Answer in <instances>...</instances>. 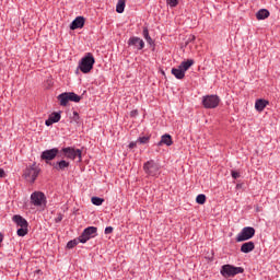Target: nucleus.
Returning <instances> with one entry per match:
<instances>
[{
  "mask_svg": "<svg viewBox=\"0 0 280 280\" xmlns=\"http://www.w3.org/2000/svg\"><path fill=\"white\" fill-rule=\"evenodd\" d=\"M166 3L170 8H176V5H178V0H166Z\"/></svg>",
  "mask_w": 280,
  "mask_h": 280,
  "instance_id": "nucleus-30",
  "label": "nucleus"
},
{
  "mask_svg": "<svg viewBox=\"0 0 280 280\" xmlns=\"http://www.w3.org/2000/svg\"><path fill=\"white\" fill-rule=\"evenodd\" d=\"M78 119H80V114H78V112H73V120L78 121Z\"/></svg>",
  "mask_w": 280,
  "mask_h": 280,
  "instance_id": "nucleus-37",
  "label": "nucleus"
},
{
  "mask_svg": "<svg viewBox=\"0 0 280 280\" xmlns=\"http://www.w3.org/2000/svg\"><path fill=\"white\" fill-rule=\"evenodd\" d=\"M147 43H149V45H152V37H150V39H147Z\"/></svg>",
  "mask_w": 280,
  "mask_h": 280,
  "instance_id": "nucleus-40",
  "label": "nucleus"
},
{
  "mask_svg": "<svg viewBox=\"0 0 280 280\" xmlns=\"http://www.w3.org/2000/svg\"><path fill=\"white\" fill-rule=\"evenodd\" d=\"M93 65H95V57H93V54L86 52L79 62V69L82 73H91Z\"/></svg>",
  "mask_w": 280,
  "mask_h": 280,
  "instance_id": "nucleus-1",
  "label": "nucleus"
},
{
  "mask_svg": "<svg viewBox=\"0 0 280 280\" xmlns=\"http://www.w3.org/2000/svg\"><path fill=\"white\" fill-rule=\"evenodd\" d=\"M12 220L20 228H27L28 226L27 220H25V218L21 217V214L13 215Z\"/></svg>",
  "mask_w": 280,
  "mask_h": 280,
  "instance_id": "nucleus-16",
  "label": "nucleus"
},
{
  "mask_svg": "<svg viewBox=\"0 0 280 280\" xmlns=\"http://www.w3.org/2000/svg\"><path fill=\"white\" fill-rule=\"evenodd\" d=\"M3 242V235L0 233V244Z\"/></svg>",
  "mask_w": 280,
  "mask_h": 280,
  "instance_id": "nucleus-41",
  "label": "nucleus"
},
{
  "mask_svg": "<svg viewBox=\"0 0 280 280\" xmlns=\"http://www.w3.org/2000/svg\"><path fill=\"white\" fill-rule=\"evenodd\" d=\"M91 202L92 205H95V207H102V205L104 203V198L92 197Z\"/></svg>",
  "mask_w": 280,
  "mask_h": 280,
  "instance_id": "nucleus-26",
  "label": "nucleus"
},
{
  "mask_svg": "<svg viewBox=\"0 0 280 280\" xmlns=\"http://www.w3.org/2000/svg\"><path fill=\"white\" fill-rule=\"evenodd\" d=\"M253 237H255V228L246 226L236 236V242H247V240H253Z\"/></svg>",
  "mask_w": 280,
  "mask_h": 280,
  "instance_id": "nucleus-5",
  "label": "nucleus"
},
{
  "mask_svg": "<svg viewBox=\"0 0 280 280\" xmlns=\"http://www.w3.org/2000/svg\"><path fill=\"white\" fill-rule=\"evenodd\" d=\"M253 250H255V243L253 241L244 243L241 246V253L248 254V253H253Z\"/></svg>",
  "mask_w": 280,
  "mask_h": 280,
  "instance_id": "nucleus-17",
  "label": "nucleus"
},
{
  "mask_svg": "<svg viewBox=\"0 0 280 280\" xmlns=\"http://www.w3.org/2000/svg\"><path fill=\"white\" fill-rule=\"evenodd\" d=\"M142 35L145 40H150V31L148 30V27H143Z\"/></svg>",
  "mask_w": 280,
  "mask_h": 280,
  "instance_id": "nucleus-29",
  "label": "nucleus"
},
{
  "mask_svg": "<svg viewBox=\"0 0 280 280\" xmlns=\"http://www.w3.org/2000/svg\"><path fill=\"white\" fill-rule=\"evenodd\" d=\"M37 272H40V270H37Z\"/></svg>",
  "mask_w": 280,
  "mask_h": 280,
  "instance_id": "nucleus-42",
  "label": "nucleus"
},
{
  "mask_svg": "<svg viewBox=\"0 0 280 280\" xmlns=\"http://www.w3.org/2000/svg\"><path fill=\"white\" fill-rule=\"evenodd\" d=\"M63 152L66 159H70L71 161H75V159H79V161H82V150L80 149H73L71 147L63 148L61 150Z\"/></svg>",
  "mask_w": 280,
  "mask_h": 280,
  "instance_id": "nucleus-6",
  "label": "nucleus"
},
{
  "mask_svg": "<svg viewBox=\"0 0 280 280\" xmlns=\"http://www.w3.org/2000/svg\"><path fill=\"white\" fill-rule=\"evenodd\" d=\"M26 234H27V228H20L18 230L19 237H25Z\"/></svg>",
  "mask_w": 280,
  "mask_h": 280,
  "instance_id": "nucleus-28",
  "label": "nucleus"
},
{
  "mask_svg": "<svg viewBox=\"0 0 280 280\" xmlns=\"http://www.w3.org/2000/svg\"><path fill=\"white\" fill-rule=\"evenodd\" d=\"M0 178H5V171L0 168Z\"/></svg>",
  "mask_w": 280,
  "mask_h": 280,
  "instance_id": "nucleus-38",
  "label": "nucleus"
},
{
  "mask_svg": "<svg viewBox=\"0 0 280 280\" xmlns=\"http://www.w3.org/2000/svg\"><path fill=\"white\" fill-rule=\"evenodd\" d=\"M268 16H270V11H268L267 9H260L257 13H256V19L258 21H264L265 19H268Z\"/></svg>",
  "mask_w": 280,
  "mask_h": 280,
  "instance_id": "nucleus-20",
  "label": "nucleus"
},
{
  "mask_svg": "<svg viewBox=\"0 0 280 280\" xmlns=\"http://www.w3.org/2000/svg\"><path fill=\"white\" fill-rule=\"evenodd\" d=\"M49 165H51L57 172H65V170L69 168L70 163L61 160L59 162L49 163Z\"/></svg>",
  "mask_w": 280,
  "mask_h": 280,
  "instance_id": "nucleus-12",
  "label": "nucleus"
},
{
  "mask_svg": "<svg viewBox=\"0 0 280 280\" xmlns=\"http://www.w3.org/2000/svg\"><path fill=\"white\" fill-rule=\"evenodd\" d=\"M67 95H68L69 102L78 103V102H80L82 100V96H80V95H78V94H75L73 92H67Z\"/></svg>",
  "mask_w": 280,
  "mask_h": 280,
  "instance_id": "nucleus-24",
  "label": "nucleus"
},
{
  "mask_svg": "<svg viewBox=\"0 0 280 280\" xmlns=\"http://www.w3.org/2000/svg\"><path fill=\"white\" fill-rule=\"evenodd\" d=\"M59 152L60 150H58V148L45 150L42 153L40 159L42 161H46V163H49V161H54V159L58 156Z\"/></svg>",
  "mask_w": 280,
  "mask_h": 280,
  "instance_id": "nucleus-10",
  "label": "nucleus"
},
{
  "mask_svg": "<svg viewBox=\"0 0 280 280\" xmlns=\"http://www.w3.org/2000/svg\"><path fill=\"white\" fill-rule=\"evenodd\" d=\"M60 113L54 112L49 115L48 119L45 121L46 126H52V124H58L60 121Z\"/></svg>",
  "mask_w": 280,
  "mask_h": 280,
  "instance_id": "nucleus-14",
  "label": "nucleus"
},
{
  "mask_svg": "<svg viewBox=\"0 0 280 280\" xmlns=\"http://www.w3.org/2000/svg\"><path fill=\"white\" fill-rule=\"evenodd\" d=\"M207 202V196L205 195H198L196 198V203L197 205H205Z\"/></svg>",
  "mask_w": 280,
  "mask_h": 280,
  "instance_id": "nucleus-27",
  "label": "nucleus"
},
{
  "mask_svg": "<svg viewBox=\"0 0 280 280\" xmlns=\"http://www.w3.org/2000/svg\"><path fill=\"white\" fill-rule=\"evenodd\" d=\"M133 148H137V142L129 143V149L132 150Z\"/></svg>",
  "mask_w": 280,
  "mask_h": 280,
  "instance_id": "nucleus-39",
  "label": "nucleus"
},
{
  "mask_svg": "<svg viewBox=\"0 0 280 280\" xmlns=\"http://www.w3.org/2000/svg\"><path fill=\"white\" fill-rule=\"evenodd\" d=\"M38 174H40V167L36 166V163H34L31 166H27L24 170L23 178L27 180V183H36V179L38 178Z\"/></svg>",
  "mask_w": 280,
  "mask_h": 280,
  "instance_id": "nucleus-2",
  "label": "nucleus"
},
{
  "mask_svg": "<svg viewBox=\"0 0 280 280\" xmlns=\"http://www.w3.org/2000/svg\"><path fill=\"white\" fill-rule=\"evenodd\" d=\"M124 10H126V0H118L116 5V12L118 14H124Z\"/></svg>",
  "mask_w": 280,
  "mask_h": 280,
  "instance_id": "nucleus-23",
  "label": "nucleus"
},
{
  "mask_svg": "<svg viewBox=\"0 0 280 280\" xmlns=\"http://www.w3.org/2000/svg\"><path fill=\"white\" fill-rule=\"evenodd\" d=\"M171 73L177 79V80H184L185 79V72L182 68H173L171 70Z\"/></svg>",
  "mask_w": 280,
  "mask_h": 280,
  "instance_id": "nucleus-19",
  "label": "nucleus"
},
{
  "mask_svg": "<svg viewBox=\"0 0 280 280\" xmlns=\"http://www.w3.org/2000/svg\"><path fill=\"white\" fill-rule=\"evenodd\" d=\"M127 44L129 47H136L139 51H141V49L145 47V43L143 42V39L136 36L130 37Z\"/></svg>",
  "mask_w": 280,
  "mask_h": 280,
  "instance_id": "nucleus-11",
  "label": "nucleus"
},
{
  "mask_svg": "<svg viewBox=\"0 0 280 280\" xmlns=\"http://www.w3.org/2000/svg\"><path fill=\"white\" fill-rule=\"evenodd\" d=\"M231 174H232V178H234L235 180H237V178H240V172H237V171H232L231 172Z\"/></svg>",
  "mask_w": 280,
  "mask_h": 280,
  "instance_id": "nucleus-32",
  "label": "nucleus"
},
{
  "mask_svg": "<svg viewBox=\"0 0 280 280\" xmlns=\"http://www.w3.org/2000/svg\"><path fill=\"white\" fill-rule=\"evenodd\" d=\"M62 218H65V215H62V213H59L58 215H57V218L55 219V222L58 224V223H60V222H62Z\"/></svg>",
  "mask_w": 280,
  "mask_h": 280,
  "instance_id": "nucleus-33",
  "label": "nucleus"
},
{
  "mask_svg": "<svg viewBox=\"0 0 280 280\" xmlns=\"http://www.w3.org/2000/svg\"><path fill=\"white\" fill-rule=\"evenodd\" d=\"M79 244H82L80 236L78 238H74V240L68 242L67 248H75V246H78Z\"/></svg>",
  "mask_w": 280,
  "mask_h": 280,
  "instance_id": "nucleus-25",
  "label": "nucleus"
},
{
  "mask_svg": "<svg viewBox=\"0 0 280 280\" xmlns=\"http://www.w3.org/2000/svg\"><path fill=\"white\" fill-rule=\"evenodd\" d=\"M268 104H270V102H268L267 100L258 98L255 102V108L258 113H261L268 106Z\"/></svg>",
  "mask_w": 280,
  "mask_h": 280,
  "instance_id": "nucleus-15",
  "label": "nucleus"
},
{
  "mask_svg": "<svg viewBox=\"0 0 280 280\" xmlns=\"http://www.w3.org/2000/svg\"><path fill=\"white\" fill-rule=\"evenodd\" d=\"M202 106L206 108H218L220 106V96L213 94L203 96Z\"/></svg>",
  "mask_w": 280,
  "mask_h": 280,
  "instance_id": "nucleus-4",
  "label": "nucleus"
},
{
  "mask_svg": "<svg viewBox=\"0 0 280 280\" xmlns=\"http://www.w3.org/2000/svg\"><path fill=\"white\" fill-rule=\"evenodd\" d=\"M96 235H97V228L89 226L82 232V234L79 237L81 240V244H86L89 240L95 237Z\"/></svg>",
  "mask_w": 280,
  "mask_h": 280,
  "instance_id": "nucleus-7",
  "label": "nucleus"
},
{
  "mask_svg": "<svg viewBox=\"0 0 280 280\" xmlns=\"http://www.w3.org/2000/svg\"><path fill=\"white\" fill-rule=\"evenodd\" d=\"M174 143V141H172V136H170L168 133H165L164 136H162L161 141L158 143V145H172Z\"/></svg>",
  "mask_w": 280,
  "mask_h": 280,
  "instance_id": "nucleus-21",
  "label": "nucleus"
},
{
  "mask_svg": "<svg viewBox=\"0 0 280 280\" xmlns=\"http://www.w3.org/2000/svg\"><path fill=\"white\" fill-rule=\"evenodd\" d=\"M139 112L137 109L130 112V117H137Z\"/></svg>",
  "mask_w": 280,
  "mask_h": 280,
  "instance_id": "nucleus-36",
  "label": "nucleus"
},
{
  "mask_svg": "<svg viewBox=\"0 0 280 280\" xmlns=\"http://www.w3.org/2000/svg\"><path fill=\"white\" fill-rule=\"evenodd\" d=\"M244 272V268L235 267L233 265H223L221 267L220 273L224 279H229V277H235V275H242Z\"/></svg>",
  "mask_w": 280,
  "mask_h": 280,
  "instance_id": "nucleus-3",
  "label": "nucleus"
},
{
  "mask_svg": "<svg viewBox=\"0 0 280 280\" xmlns=\"http://www.w3.org/2000/svg\"><path fill=\"white\" fill-rule=\"evenodd\" d=\"M148 141H150V137H140L138 138V142L139 143H148Z\"/></svg>",
  "mask_w": 280,
  "mask_h": 280,
  "instance_id": "nucleus-31",
  "label": "nucleus"
},
{
  "mask_svg": "<svg viewBox=\"0 0 280 280\" xmlns=\"http://www.w3.org/2000/svg\"><path fill=\"white\" fill-rule=\"evenodd\" d=\"M110 233H113V226H107L105 229V235H110Z\"/></svg>",
  "mask_w": 280,
  "mask_h": 280,
  "instance_id": "nucleus-35",
  "label": "nucleus"
},
{
  "mask_svg": "<svg viewBox=\"0 0 280 280\" xmlns=\"http://www.w3.org/2000/svg\"><path fill=\"white\" fill-rule=\"evenodd\" d=\"M82 27H84V18L83 16H78L70 24V30H82Z\"/></svg>",
  "mask_w": 280,
  "mask_h": 280,
  "instance_id": "nucleus-13",
  "label": "nucleus"
},
{
  "mask_svg": "<svg viewBox=\"0 0 280 280\" xmlns=\"http://www.w3.org/2000/svg\"><path fill=\"white\" fill-rule=\"evenodd\" d=\"M143 170H144L145 174H148L149 176H159L160 167L156 164V162H154V160H150V161L145 162L143 165Z\"/></svg>",
  "mask_w": 280,
  "mask_h": 280,
  "instance_id": "nucleus-8",
  "label": "nucleus"
},
{
  "mask_svg": "<svg viewBox=\"0 0 280 280\" xmlns=\"http://www.w3.org/2000/svg\"><path fill=\"white\" fill-rule=\"evenodd\" d=\"M47 198L45 197L44 192L40 191H34L31 195V202L34 205V207H43L45 205Z\"/></svg>",
  "mask_w": 280,
  "mask_h": 280,
  "instance_id": "nucleus-9",
  "label": "nucleus"
},
{
  "mask_svg": "<svg viewBox=\"0 0 280 280\" xmlns=\"http://www.w3.org/2000/svg\"><path fill=\"white\" fill-rule=\"evenodd\" d=\"M194 40H196V36L195 35H189L186 45H189V43H194Z\"/></svg>",
  "mask_w": 280,
  "mask_h": 280,
  "instance_id": "nucleus-34",
  "label": "nucleus"
},
{
  "mask_svg": "<svg viewBox=\"0 0 280 280\" xmlns=\"http://www.w3.org/2000/svg\"><path fill=\"white\" fill-rule=\"evenodd\" d=\"M57 98L60 102V106H67L69 104V95L67 92L59 94Z\"/></svg>",
  "mask_w": 280,
  "mask_h": 280,
  "instance_id": "nucleus-22",
  "label": "nucleus"
},
{
  "mask_svg": "<svg viewBox=\"0 0 280 280\" xmlns=\"http://www.w3.org/2000/svg\"><path fill=\"white\" fill-rule=\"evenodd\" d=\"M194 63H195L194 59H188L186 61H182L178 67L179 69H182L184 73H186V71H189V68L194 67Z\"/></svg>",
  "mask_w": 280,
  "mask_h": 280,
  "instance_id": "nucleus-18",
  "label": "nucleus"
}]
</instances>
